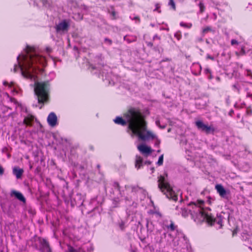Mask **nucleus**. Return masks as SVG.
<instances>
[{
    "label": "nucleus",
    "mask_w": 252,
    "mask_h": 252,
    "mask_svg": "<svg viewBox=\"0 0 252 252\" xmlns=\"http://www.w3.org/2000/svg\"><path fill=\"white\" fill-rule=\"evenodd\" d=\"M0 252H3V251H2V250L0 248Z\"/></svg>",
    "instance_id": "43"
},
{
    "label": "nucleus",
    "mask_w": 252,
    "mask_h": 252,
    "mask_svg": "<svg viewBox=\"0 0 252 252\" xmlns=\"http://www.w3.org/2000/svg\"><path fill=\"white\" fill-rule=\"evenodd\" d=\"M170 131V129H168V132H169Z\"/></svg>",
    "instance_id": "46"
},
{
    "label": "nucleus",
    "mask_w": 252,
    "mask_h": 252,
    "mask_svg": "<svg viewBox=\"0 0 252 252\" xmlns=\"http://www.w3.org/2000/svg\"><path fill=\"white\" fill-rule=\"evenodd\" d=\"M199 206L196 204L192 205V210L191 211V215L194 218V220L197 223H200L206 221L210 225L218 224L219 228L222 225V218L220 215H218L216 218H214L210 213L208 208H204V201L199 200L198 202Z\"/></svg>",
    "instance_id": "3"
},
{
    "label": "nucleus",
    "mask_w": 252,
    "mask_h": 252,
    "mask_svg": "<svg viewBox=\"0 0 252 252\" xmlns=\"http://www.w3.org/2000/svg\"><path fill=\"white\" fill-rule=\"evenodd\" d=\"M148 45H149L150 46H152V43H149Z\"/></svg>",
    "instance_id": "44"
},
{
    "label": "nucleus",
    "mask_w": 252,
    "mask_h": 252,
    "mask_svg": "<svg viewBox=\"0 0 252 252\" xmlns=\"http://www.w3.org/2000/svg\"><path fill=\"white\" fill-rule=\"evenodd\" d=\"M163 155H161L158 158V160L157 162V164L159 166L163 164Z\"/></svg>",
    "instance_id": "21"
},
{
    "label": "nucleus",
    "mask_w": 252,
    "mask_h": 252,
    "mask_svg": "<svg viewBox=\"0 0 252 252\" xmlns=\"http://www.w3.org/2000/svg\"><path fill=\"white\" fill-rule=\"evenodd\" d=\"M154 235L153 243L156 246L157 245H159L163 242V239L165 238L166 234L165 232H162L161 230H157Z\"/></svg>",
    "instance_id": "8"
},
{
    "label": "nucleus",
    "mask_w": 252,
    "mask_h": 252,
    "mask_svg": "<svg viewBox=\"0 0 252 252\" xmlns=\"http://www.w3.org/2000/svg\"><path fill=\"white\" fill-rule=\"evenodd\" d=\"M120 227H121L122 229H123V224H121V225H120Z\"/></svg>",
    "instance_id": "41"
},
{
    "label": "nucleus",
    "mask_w": 252,
    "mask_h": 252,
    "mask_svg": "<svg viewBox=\"0 0 252 252\" xmlns=\"http://www.w3.org/2000/svg\"><path fill=\"white\" fill-rule=\"evenodd\" d=\"M156 123L157 125L159 126L160 128H164L165 127L164 126H159V122L158 121H156Z\"/></svg>",
    "instance_id": "33"
},
{
    "label": "nucleus",
    "mask_w": 252,
    "mask_h": 252,
    "mask_svg": "<svg viewBox=\"0 0 252 252\" xmlns=\"http://www.w3.org/2000/svg\"><path fill=\"white\" fill-rule=\"evenodd\" d=\"M205 72H206V73H210V70L209 69H205Z\"/></svg>",
    "instance_id": "40"
},
{
    "label": "nucleus",
    "mask_w": 252,
    "mask_h": 252,
    "mask_svg": "<svg viewBox=\"0 0 252 252\" xmlns=\"http://www.w3.org/2000/svg\"><path fill=\"white\" fill-rule=\"evenodd\" d=\"M215 189L221 197L227 198V192L222 186L221 185H217L215 187Z\"/></svg>",
    "instance_id": "13"
},
{
    "label": "nucleus",
    "mask_w": 252,
    "mask_h": 252,
    "mask_svg": "<svg viewBox=\"0 0 252 252\" xmlns=\"http://www.w3.org/2000/svg\"><path fill=\"white\" fill-rule=\"evenodd\" d=\"M105 41H107V42H108L109 43V44L111 43V41L108 39L106 38Z\"/></svg>",
    "instance_id": "39"
},
{
    "label": "nucleus",
    "mask_w": 252,
    "mask_h": 252,
    "mask_svg": "<svg viewBox=\"0 0 252 252\" xmlns=\"http://www.w3.org/2000/svg\"><path fill=\"white\" fill-rule=\"evenodd\" d=\"M67 252H80V250L75 249L70 246H68V251Z\"/></svg>",
    "instance_id": "20"
},
{
    "label": "nucleus",
    "mask_w": 252,
    "mask_h": 252,
    "mask_svg": "<svg viewBox=\"0 0 252 252\" xmlns=\"http://www.w3.org/2000/svg\"><path fill=\"white\" fill-rule=\"evenodd\" d=\"M137 149L143 155H149L152 153L151 148L144 144L138 145Z\"/></svg>",
    "instance_id": "10"
},
{
    "label": "nucleus",
    "mask_w": 252,
    "mask_h": 252,
    "mask_svg": "<svg viewBox=\"0 0 252 252\" xmlns=\"http://www.w3.org/2000/svg\"><path fill=\"white\" fill-rule=\"evenodd\" d=\"M42 2L44 5L46 6L47 5L48 1L47 0H42Z\"/></svg>",
    "instance_id": "34"
},
{
    "label": "nucleus",
    "mask_w": 252,
    "mask_h": 252,
    "mask_svg": "<svg viewBox=\"0 0 252 252\" xmlns=\"http://www.w3.org/2000/svg\"><path fill=\"white\" fill-rule=\"evenodd\" d=\"M247 96L248 97L250 98L252 100V94H251L250 93H248Z\"/></svg>",
    "instance_id": "35"
},
{
    "label": "nucleus",
    "mask_w": 252,
    "mask_h": 252,
    "mask_svg": "<svg viewBox=\"0 0 252 252\" xmlns=\"http://www.w3.org/2000/svg\"><path fill=\"white\" fill-rule=\"evenodd\" d=\"M207 58L211 59L212 60H214V58L213 57H212V56H210V55H207Z\"/></svg>",
    "instance_id": "37"
},
{
    "label": "nucleus",
    "mask_w": 252,
    "mask_h": 252,
    "mask_svg": "<svg viewBox=\"0 0 252 252\" xmlns=\"http://www.w3.org/2000/svg\"><path fill=\"white\" fill-rule=\"evenodd\" d=\"M151 171H152V172H153L154 170V168H151Z\"/></svg>",
    "instance_id": "42"
},
{
    "label": "nucleus",
    "mask_w": 252,
    "mask_h": 252,
    "mask_svg": "<svg viewBox=\"0 0 252 252\" xmlns=\"http://www.w3.org/2000/svg\"><path fill=\"white\" fill-rule=\"evenodd\" d=\"M70 25L69 19H63L60 21L55 26L57 33L63 34L67 32Z\"/></svg>",
    "instance_id": "6"
},
{
    "label": "nucleus",
    "mask_w": 252,
    "mask_h": 252,
    "mask_svg": "<svg viewBox=\"0 0 252 252\" xmlns=\"http://www.w3.org/2000/svg\"><path fill=\"white\" fill-rule=\"evenodd\" d=\"M3 84L4 86L7 85L8 86V87H9V88H15V84L13 82H11L10 83H8L6 81H3ZM14 91H15V88H14L12 91L14 92Z\"/></svg>",
    "instance_id": "19"
},
{
    "label": "nucleus",
    "mask_w": 252,
    "mask_h": 252,
    "mask_svg": "<svg viewBox=\"0 0 252 252\" xmlns=\"http://www.w3.org/2000/svg\"><path fill=\"white\" fill-rule=\"evenodd\" d=\"M200 200H198L196 202H191L189 204V208L187 210L185 208H182L181 209V213H182V215L184 217H186V216H187L188 215V214H189V212L190 213V215H191V211H190V210H192L193 209H192V205L193 204H196L197 205V206H199V204H198V202ZM191 216H192V215H191ZM192 218L194 219V218H193V217H192Z\"/></svg>",
    "instance_id": "12"
},
{
    "label": "nucleus",
    "mask_w": 252,
    "mask_h": 252,
    "mask_svg": "<svg viewBox=\"0 0 252 252\" xmlns=\"http://www.w3.org/2000/svg\"><path fill=\"white\" fill-rule=\"evenodd\" d=\"M195 125L197 128L207 134L213 133L215 131L214 128L205 124L202 121L198 120L195 122Z\"/></svg>",
    "instance_id": "7"
},
{
    "label": "nucleus",
    "mask_w": 252,
    "mask_h": 252,
    "mask_svg": "<svg viewBox=\"0 0 252 252\" xmlns=\"http://www.w3.org/2000/svg\"><path fill=\"white\" fill-rule=\"evenodd\" d=\"M112 14H113V15H114L115 12H113L112 13Z\"/></svg>",
    "instance_id": "47"
},
{
    "label": "nucleus",
    "mask_w": 252,
    "mask_h": 252,
    "mask_svg": "<svg viewBox=\"0 0 252 252\" xmlns=\"http://www.w3.org/2000/svg\"><path fill=\"white\" fill-rule=\"evenodd\" d=\"M41 243L42 244L43 248H48V247H49L48 243L45 240L43 239L41 241Z\"/></svg>",
    "instance_id": "22"
},
{
    "label": "nucleus",
    "mask_w": 252,
    "mask_h": 252,
    "mask_svg": "<svg viewBox=\"0 0 252 252\" xmlns=\"http://www.w3.org/2000/svg\"><path fill=\"white\" fill-rule=\"evenodd\" d=\"M245 54V50H244V47H242L241 51L240 52V55H244Z\"/></svg>",
    "instance_id": "30"
},
{
    "label": "nucleus",
    "mask_w": 252,
    "mask_h": 252,
    "mask_svg": "<svg viewBox=\"0 0 252 252\" xmlns=\"http://www.w3.org/2000/svg\"><path fill=\"white\" fill-rule=\"evenodd\" d=\"M210 31H211V28L209 27H207L203 29L202 32L203 33H205Z\"/></svg>",
    "instance_id": "27"
},
{
    "label": "nucleus",
    "mask_w": 252,
    "mask_h": 252,
    "mask_svg": "<svg viewBox=\"0 0 252 252\" xmlns=\"http://www.w3.org/2000/svg\"><path fill=\"white\" fill-rule=\"evenodd\" d=\"M199 6L200 8V12H203L205 9V6L204 5V4L202 2H200Z\"/></svg>",
    "instance_id": "23"
},
{
    "label": "nucleus",
    "mask_w": 252,
    "mask_h": 252,
    "mask_svg": "<svg viewBox=\"0 0 252 252\" xmlns=\"http://www.w3.org/2000/svg\"><path fill=\"white\" fill-rule=\"evenodd\" d=\"M124 120L122 117H117L114 120L115 123L122 126L128 124V130L131 131L132 136L135 135L142 141L153 139L156 136L147 130V124L141 112L135 108H130L125 114Z\"/></svg>",
    "instance_id": "1"
},
{
    "label": "nucleus",
    "mask_w": 252,
    "mask_h": 252,
    "mask_svg": "<svg viewBox=\"0 0 252 252\" xmlns=\"http://www.w3.org/2000/svg\"><path fill=\"white\" fill-rule=\"evenodd\" d=\"M168 228L170 229L171 230H174L175 229V225L173 223H171L169 225L167 226Z\"/></svg>",
    "instance_id": "26"
},
{
    "label": "nucleus",
    "mask_w": 252,
    "mask_h": 252,
    "mask_svg": "<svg viewBox=\"0 0 252 252\" xmlns=\"http://www.w3.org/2000/svg\"><path fill=\"white\" fill-rule=\"evenodd\" d=\"M5 96H6L7 98L8 99V100L10 102L14 103V104L16 106V107H17V106H20V107L22 108L21 104H19L14 98L10 97L8 94L6 93Z\"/></svg>",
    "instance_id": "17"
},
{
    "label": "nucleus",
    "mask_w": 252,
    "mask_h": 252,
    "mask_svg": "<svg viewBox=\"0 0 252 252\" xmlns=\"http://www.w3.org/2000/svg\"><path fill=\"white\" fill-rule=\"evenodd\" d=\"M49 91L48 82H35L34 92L39 103H43L48 100Z\"/></svg>",
    "instance_id": "4"
},
{
    "label": "nucleus",
    "mask_w": 252,
    "mask_h": 252,
    "mask_svg": "<svg viewBox=\"0 0 252 252\" xmlns=\"http://www.w3.org/2000/svg\"><path fill=\"white\" fill-rule=\"evenodd\" d=\"M11 195H14L16 198H17L20 201L25 202H26V199L24 197V196L23 195V194L19 192H18L15 190H13L11 191Z\"/></svg>",
    "instance_id": "14"
},
{
    "label": "nucleus",
    "mask_w": 252,
    "mask_h": 252,
    "mask_svg": "<svg viewBox=\"0 0 252 252\" xmlns=\"http://www.w3.org/2000/svg\"><path fill=\"white\" fill-rule=\"evenodd\" d=\"M24 119V124L27 126H31L32 122L34 120V116L31 115L30 113H28L27 112V109H26V114L23 115Z\"/></svg>",
    "instance_id": "11"
},
{
    "label": "nucleus",
    "mask_w": 252,
    "mask_h": 252,
    "mask_svg": "<svg viewBox=\"0 0 252 252\" xmlns=\"http://www.w3.org/2000/svg\"><path fill=\"white\" fill-rule=\"evenodd\" d=\"M169 5H171L172 8L175 10V4L173 1V0H169V2L168 3Z\"/></svg>",
    "instance_id": "24"
},
{
    "label": "nucleus",
    "mask_w": 252,
    "mask_h": 252,
    "mask_svg": "<svg viewBox=\"0 0 252 252\" xmlns=\"http://www.w3.org/2000/svg\"><path fill=\"white\" fill-rule=\"evenodd\" d=\"M143 164V159L140 156H136V161H135V167L137 169L140 168V167Z\"/></svg>",
    "instance_id": "16"
},
{
    "label": "nucleus",
    "mask_w": 252,
    "mask_h": 252,
    "mask_svg": "<svg viewBox=\"0 0 252 252\" xmlns=\"http://www.w3.org/2000/svg\"><path fill=\"white\" fill-rule=\"evenodd\" d=\"M155 6H156V8L155 9H154V11H158V13H160V11L158 10V9L160 8V5L159 3H156V5H155Z\"/></svg>",
    "instance_id": "25"
},
{
    "label": "nucleus",
    "mask_w": 252,
    "mask_h": 252,
    "mask_svg": "<svg viewBox=\"0 0 252 252\" xmlns=\"http://www.w3.org/2000/svg\"><path fill=\"white\" fill-rule=\"evenodd\" d=\"M47 122L49 126L52 127H54L57 125V117L54 113L51 112L49 114L47 117Z\"/></svg>",
    "instance_id": "9"
},
{
    "label": "nucleus",
    "mask_w": 252,
    "mask_h": 252,
    "mask_svg": "<svg viewBox=\"0 0 252 252\" xmlns=\"http://www.w3.org/2000/svg\"><path fill=\"white\" fill-rule=\"evenodd\" d=\"M247 76L251 77L252 78V73L250 70H247Z\"/></svg>",
    "instance_id": "32"
},
{
    "label": "nucleus",
    "mask_w": 252,
    "mask_h": 252,
    "mask_svg": "<svg viewBox=\"0 0 252 252\" xmlns=\"http://www.w3.org/2000/svg\"><path fill=\"white\" fill-rule=\"evenodd\" d=\"M3 173V169L0 165V175H2Z\"/></svg>",
    "instance_id": "36"
},
{
    "label": "nucleus",
    "mask_w": 252,
    "mask_h": 252,
    "mask_svg": "<svg viewBox=\"0 0 252 252\" xmlns=\"http://www.w3.org/2000/svg\"><path fill=\"white\" fill-rule=\"evenodd\" d=\"M153 39H159L160 38L157 35H154V36L153 37Z\"/></svg>",
    "instance_id": "38"
},
{
    "label": "nucleus",
    "mask_w": 252,
    "mask_h": 252,
    "mask_svg": "<svg viewBox=\"0 0 252 252\" xmlns=\"http://www.w3.org/2000/svg\"><path fill=\"white\" fill-rule=\"evenodd\" d=\"M181 34H180V33L179 32H176L175 34V37L178 39V40H180L181 38Z\"/></svg>",
    "instance_id": "28"
},
{
    "label": "nucleus",
    "mask_w": 252,
    "mask_h": 252,
    "mask_svg": "<svg viewBox=\"0 0 252 252\" xmlns=\"http://www.w3.org/2000/svg\"><path fill=\"white\" fill-rule=\"evenodd\" d=\"M239 42L236 39H232L231 41V44L234 45L235 44H238Z\"/></svg>",
    "instance_id": "29"
},
{
    "label": "nucleus",
    "mask_w": 252,
    "mask_h": 252,
    "mask_svg": "<svg viewBox=\"0 0 252 252\" xmlns=\"http://www.w3.org/2000/svg\"><path fill=\"white\" fill-rule=\"evenodd\" d=\"M51 50H52L51 48L50 47H47L46 48V52L48 54H49L51 52Z\"/></svg>",
    "instance_id": "31"
},
{
    "label": "nucleus",
    "mask_w": 252,
    "mask_h": 252,
    "mask_svg": "<svg viewBox=\"0 0 252 252\" xmlns=\"http://www.w3.org/2000/svg\"><path fill=\"white\" fill-rule=\"evenodd\" d=\"M180 25L184 28L190 29L192 27V24L191 23H186L183 22H181L180 23Z\"/></svg>",
    "instance_id": "18"
},
{
    "label": "nucleus",
    "mask_w": 252,
    "mask_h": 252,
    "mask_svg": "<svg viewBox=\"0 0 252 252\" xmlns=\"http://www.w3.org/2000/svg\"><path fill=\"white\" fill-rule=\"evenodd\" d=\"M23 172L24 171L22 169H20L17 167H14L13 169V173L16 176L17 179H19L21 177Z\"/></svg>",
    "instance_id": "15"
},
{
    "label": "nucleus",
    "mask_w": 252,
    "mask_h": 252,
    "mask_svg": "<svg viewBox=\"0 0 252 252\" xmlns=\"http://www.w3.org/2000/svg\"><path fill=\"white\" fill-rule=\"evenodd\" d=\"M17 59L18 64L14 65V72L19 69L24 78L34 81L37 77L34 73L36 70L34 64L39 63L43 66L46 64L45 58L40 56L35 48L29 46H27L24 52L19 55Z\"/></svg>",
    "instance_id": "2"
},
{
    "label": "nucleus",
    "mask_w": 252,
    "mask_h": 252,
    "mask_svg": "<svg viewBox=\"0 0 252 252\" xmlns=\"http://www.w3.org/2000/svg\"><path fill=\"white\" fill-rule=\"evenodd\" d=\"M250 7H251L250 8H251V9H252V5H251V4H250Z\"/></svg>",
    "instance_id": "45"
},
{
    "label": "nucleus",
    "mask_w": 252,
    "mask_h": 252,
    "mask_svg": "<svg viewBox=\"0 0 252 252\" xmlns=\"http://www.w3.org/2000/svg\"><path fill=\"white\" fill-rule=\"evenodd\" d=\"M158 187L166 196L174 201L178 199L179 192H176L170 185L166 182L164 177L160 176L158 178Z\"/></svg>",
    "instance_id": "5"
}]
</instances>
